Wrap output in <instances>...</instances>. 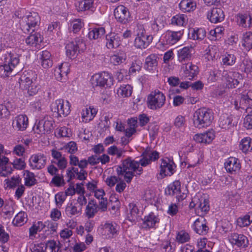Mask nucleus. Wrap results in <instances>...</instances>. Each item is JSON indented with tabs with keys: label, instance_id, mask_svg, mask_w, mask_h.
<instances>
[{
	"label": "nucleus",
	"instance_id": "c756f323",
	"mask_svg": "<svg viewBox=\"0 0 252 252\" xmlns=\"http://www.w3.org/2000/svg\"><path fill=\"white\" fill-rule=\"evenodd\" d=\"M68 72V69L67 64L62 63L55 69L54 75L58 81L63 82L66 79Z\"/></svg>",
	"mask_w": 252,
	"mask_h": 252
},
{
	"label": "nucleus",
	"instance_id": "9d476101",
	"mask_svg": "<svg viewBox=\"0 0 252 252\" xmlns=\"http://www.w3.org/2000/svg\"><path fill=\"white\" fill-rule=\"evenodd\" d=\"M85 46L82 39L76 38L74 41L70 42L66 45V55L70 59L75 58L77 52L84 50Z\"/></svg>",
	"mask_w": 252,
	"mask_h": 252
},
{
	"label": "nucleus",
	"instance_id": "37998d69",
	"mask_svg": "<svg viewBox=\"0 0 252 252\" xmlns=\"http://www.w3.org/2000/svg\"><path fill=\"white\" fill-rule=\"evenodd\" d=\"M93 2V0H79L75 3V7L78 11H84L89 9Z\"/></svg>",
	"mask_w": 252,
	"mask_h": 252
},
{
	"label": "nucleus",
	"instance_id": "052dcab7",
	"mask_svg": "<svg viewBox=\"0 0 252 252\" xmlns=\"http://www.w3.org/2000/svg\"><path fill=\"white\" fill-rule=\"evenodd\" d=\"M125 151L122 149L118 148L116 146L110 147L107 149V153L112 156H116L117 158H120L124 153Z\"/></svg>",
	"mask_w": 252,
	"mask_h": 252
},
{
	"label": "nucleus",
	"instance_id": "72a5a7b5",
	"mask_svg": "<svg viewBox=\"0 0 252 252\" xmlns=\"http://www.w3.org/2000/svg\"><path fill=\"white\" fill-rule=\"evenodd\" d=\"M193 51L191 46L184 47L178 51V58L180 62L190 60Z\"/></svg>",
	"mask_w": 252,
	"mask_h": 252
},
{
	"label": "nucleus",
	"instance_id": "13d9d810",
	"mask_svg": "<svg viewBox=\"0 0 252 252\" xmlns=\"http://www.w3.org/2000/svg\"><path fill=\"white\" fill-rule=\"evenodd\" d=\"M189 239V234L184 230L178 232L176 237L177 242L181 244L188 242Z\"/></svg>",
	"mask_w": 252,
	"mask_h": 252
},
{
	"label": "nucleus",
	"instance_id": "4be33fe9",
	"mask_svg": "<svg viewBox=\"0 0 252 252\" xmlns=\"http://www.w3.org/2000/svg\"><path fill=\"white\" fill-rule=\"evenodd\" d=\"M229 241L232 244L241 248H246L249 245L248 239L243 234H232L229 238Z\"/></svg>",
	"mask_w": 252,
	"mask_h": 252
},
{
	"label": "nucleus",
	"instance_id": "f3484780",
	"mask_svg": "<svg viewBox=\"0 0 252 252\" xmlns=\"http://www.w3.org/2000/svg\"><path fill=\"white\" fill-rule=\"evenodd\" d=\"M215 137V132L213 129H209L205 132L195 134L193 139L197 143L209 144Z\"/></svg>",
	"mask_w": 252,
	"mask_h": 252
},
{
	"label": "nucleus",
	"instance_id": "a19ab883",
	"mask_svg": "<svg viewBox=\"0 0 252 252\" xmlns=\"http://www.w3.org/2000/svg\"><path fill=\"white\" fill-rule=\"evenodd\" d=\"M98 211L99 210L97 204L94 200H91L88 202L86 207L85 214L89 219L93 218Z\"/></svg>",
	"mask_w": 252,
	"mask_h": 252
},
{
	"label": "nucleus",
	"instance_id": "423d86ee",
	"mask_svg": "<svg viewBox=\"0 0 252 252\" xmlns=\"http://www.w3.org/2000/svg\"><path fill=\"white\" fill-rule=\"evenodd\" d=\"M98 230L105 238L112 239L118 235L120 226L114 221H106L101 223Z\"/></svg>",
	"mask_w": 252,
	"mask_h": 252
},
{
	"label": "nucleus",
	"instance_id": "9b49d317",
	"mask_svg": "<svg viewBox=\"0 0 252 252\" xmlns=\"http://www.w3.org/2000/svg\"><path fill=\"white\" fill-rule=\"evenodd\" d=\"M235 108L236 109H242L243 110H247L252 109V91L243 92L241 94L239 102L237 100L234 101Z\"/></svg>",
	"mask_w": 252,
	"mask_h": 252
},
{
	"label": "nucleus",
	"instance_id": "680f3d73",
	"mask_svg": "<svg viewBox=\"0 0 252 252\" xmlns=\"http://www.w3.org/2000/svg\"><path fill=\"white\" fill-rule=\"evenodd\" d=\"M236 57L233 54H226L222 59L223 65H232L236 62Z\"/></svg>",
	"mask_w": 252,
	"mask_h": 252
},
{
	"label": "nucleus",
	"instance_id": "5701e85b",
	"mask_svg": "<svg viewBox=\"0 0 252 252\" xmlns=\"http://www.w3.org/2000/svg\"><path fill=\"white\" fill-rule=\"evenodd\" d=\"M162 17L158 16L151 24V33L153 37H158L162 33V30L164 26V22L161 20Z\"/></svg>",
	"mask_w": 252,
	"mask_h": 252
},
{
	"label": "nucleus",
	"instance_id": "864d4df0",
	"mask_svg": "<svg viewBox=\"0 0 252 252\" xmlns=\"http://www.w3.org/2000/svg\"><path fill=\"white\" fill-rule=\"evenodd\" d=\"M190 39L193 40L202 39L206 35V32L203 29H199L196 30H192L189 34Z\"/></svg>",
	"mask_w": 252,
	"mask_h": 252
},
{
	"label": "nucleus",
	"instance_id": "338daca9",
	"mask_svg": "<svg viewBox=\"0 0 252 252\" xmlns=\"http://www.w3.org/2000/svg\"><path fill=\"white\" fill-rule=\"evenodd\" d=\"M126 60L124 54H115L111 57L110 60L112 63L115 65H119Z\"/></svg>",
	"mask_w": 252,
	"mask_h": 252
},
{
	"label": "nucleus",
	"instance_id": "7ed1b4c3",
	"mask_svg": "<svg viewBox=\"0 0 252 252\" xmlns=\"http://www.w3.org/2000/svg\"><path fill=\"white\" fill-rule=\"evenodd\" d=\"M40 17L35 12H29L24 16L21 20L20 25L24 33L34 32L38 26Z\"/></svg>",
	"mask_w": 252,
	"mask_h": 252
},
{
	"label": "nucleus",
	"instance_id": "7c9ffc66",
	"mask_svg": "<svg viewBox=\"0 0 252 252\" xmlns=\"http://www.w3.org/2000/svg\"><path fill=\"white\" fill-rule=\"evenodd\" d=\"M29 124L28 118L25 115H19L16 117L13 125L18 130H25Z\"/></svg>",
	"mask_w": 252,
	"mask_h": 252
},
{
	"label": "nucleus",
	"instance_id": "f704fd0d",
	"mask_svg": "<svg viewBox=\"0 0 252 252\" xmlns=\"http://www.w3.org/2000/svg\"><path fill=\"white\" fill-rule=\"evenodd\" d=\"M71 105L67 100L62 99H57L51 106L52 110H69Z\"/></svg>",
	"mask_w": 252,
	"mask_h": 252
},
{
	"label": "nucleus",
	"instance_id": "dca6fc26",
	"mask_svg": "<svg viewBox=\"0 0 252 252\" xmlns=\"http://www.w3.org/2000/svg\"><path fill=\"white\" fill-rule=\"evenodd\" d=\"M114 13L116 20L121 23L126 24L130 20L129 12L124 5L118 6L115 9Z\"/></svg>",
	"mask_w": 252,
	"mask_h": 252
},
{
	"label": "nucleus",
	"instance_id": "69168bd1",
	"mask_svg": "<svg viewBox=\"0 0 252 252\" xmlns=\"http://www.w3.org/2000/svg\"><path fill=\"white\" fill-rule=\"evenodd\" d=\"M46 250L49 249L50 252H60V247L58 243H57L54 240L48 241L46 244H45Z\"/></svg>",
	"mask_w": 252,
	"mask_h": 252
},
{
	"label": "nucleus",
	"instance_id": "5fc2aeb1",
	"mask_svg": "<svg viewBox=\"0 0 252 252\" xmlns=\"http://www.w3.org/2000/svg\"><path fill=\"white\" fill-rule=\"evenodd\" d=\"M251 18L247 14H238L237 15V22L240 25L243 27L250 26L251 24Z\"/></svg>",
	"mask_w": 252,
	"mask_h": 252
},
{
	"label": "nucleus",
	"instance_id": "aec40b11",
	"mask_svg": "<svg viewBox=\"0 0 252 252\" xmlns=\"http://www.w3.org/2000/svg\"><path fill=\"white\" fill-rule=\"evenodd\" d=\"M51 155L54 159L52 162L57 165L59 169L64 170L66 168L67 164V159L60 152L52 149Z\"/></svg>",
	"mask_w": 252,
	"mask_h": 252
},
{
	"label": "nucleus",
	"instance_id": "58836bf2",
	"mask_svg": "<svg viewBox=\"0 0 252 252\" xmlns=\"http://www.w3.org/2000/svg\"><path fill=\"white\" fill-rule=\"evenodd\" d=\"M82 209L76 203L72 202L67 204L65 208V213L69 217L78 216L81 214Z\"/></svg>",
	"mask_w": 252,
	"mask_h": 252
},
{
	"label": "nucleus",
	"instance_id": "c9c22d12",
	"mask_svg": "<svg viewBox=\"0 0 252 252\" xmlns=\"http://www.w3.org/2000/svg\"><path fill=\"white\" fill-rule=\"evenodd\" d=\"M42 37L39 33L35 32L31 34L26 38V43L29 47H34L39 45L42 41Z\"/></svg>",
	"mask_w": 252,
	"mask_h": 252
},
{
	"label": "nucleus",
	"instance_id": "a18cd8bd",
	"mask_svg": "<svg viewBox=\"0 0 252 252\" xmlns=\"http://www.w3.org/2000/svg\"><path fill=\"white\" fill-rule=\"evenodd\" d=\"M132 87L131 85L126 84L121 85L117 90L118 95L122 97H127L131 95Z\"/></svg>",
	"mask_w": 252,
	"mask_h": 252
},
{
	"label": "nucleus",
	"instance_id": "09e8293b",
	"mask_svg": "<svg viewBox=\"0 0 252 252\" xmlns=\"http://www.w3.org/2000/svg\"><path fill=\"white\" fill-rule=\"evenodd\" d=\"M45 227V225L40 221L34 223L29 229V236L31 239L35 237L38 231H41Z\"/></svg>",
	"mask_w": 252,
	"mask_h": 252
},
{
	"label": "nucleus",
	"instance_id": "412c9836",
	"mask_svg": "<svg viewBox=\"0 0 252 252\" xmlns=\"http://www.w3.org/2000/svg\"><path fill=\"white\" fill-rule=\"evenodd\" d=\"M224 167L227 172L231 174H236L241 169V164L238 158L230 157L226 160Z\"/></svg>",
	"mask_w": 252,
	"mask_h": 252
},
{
	"label": "nucleus",
	"instance_id": "0e129e2a",
	"mask_svg": "<svg viewBox=\"0 0 252 252\" xmlns=\"http://www.w3.org/2000/svg\"><path fill=\"white\" fill-rule=\"evenodd\" d=\"M66 197L63 192H59L55 195V201L57 208H61Z\"/></svg>",
	"mask_w": 252,
	"mask_h": 252
},
{
	"label": "nucleus",
	"instance_id": "4468645a",
	"mask_svg": "<svg viewBox=\"0 0 252 252\" xmlns=\"http://www.w3.org/2000/svg\"><path fill=\"white\" fill-rule=\"evenodd\" d=\"M52 128V121L43 119L40 120L37 123H35L33 130L35 133L41 135L49 133Z\"/></svg>",
	"mask_w": 252,
	"mask_h": 252
},
{
	"label": "nucleus",
	"instance_id": "a878e982",
	"mask_svg": "<svg viewBox=\"0 0 252 252\" xmlns=\"http://www.w3.org/2000/svg\"><path fill=\"white\" fill-rule=\"evenodd\" d=\"M186 77L191 79L198 73V67L191 63L183 64L182 67Z\"/></svg>",
	"mask_w": 252,
	"mask_h": 252
},
{
	"label": "nucleus",
	"instance_id": "3c124183",
	"mask_svg": "<svg viewBox=\"0 0 252 252\" xmlns=\"http://www.w3.org/2000/svg\"><path fill=\"white\" fill-rule=\"evenodd\" d=\"M252 222V213H249L242 217L239 218L237 220V224L241 227H243L249 225Z\"/></svg>",
	"mask_w": 252,
	"mask_h": 252
},
{
	"label": "nucleus",
	"instance_id": "473e14b6",
	"mask_svg": "<svg viewBox=\"0 0 252 252\" xmlns=\"http://www.w3.org/2000/svg\"><path fill=\"white\" fill-rule=\"evenodd\" d=\"M159 158L158 153L156 152L145 151L143 154V158L140 160L142 166L148 165L152 160H155Z\"/></svg>",
	"mask_w": 252,
	"mask_h": 252
},
{
	"label": "nucleus",
	"instance_id": "49530a36",
	"mask_svg": "<svg viewBox=\"0 0 252 252\" xmlns=\"http://www.w3.org/2000/svg\"><path fill=\"white\" fill-rule=\"evenodd\" d=\"M4 182L6 188L13 189L21 183V179L19 176H13L6 179Z\"/></svg>",
	"mask_w": 252,
	"mask_h": 252
},
{
	"label": "nucleus",
	"instance_id": "c85d7f7f",
	"mask_svg": "<svg viewBox=\"0 0 252 252\" xmlns=\"http://www.w3.org/2000/svg\"><path fill=\"white\" fill-rule=\"evenodd\" d=\"M227 82V86L228 88H235L239 83V80L242 79L241 75L237 72H229L226 73L225 76Z\"/></svg>",
	"mask_w": 252,
	"mask_h": 252
},
{
	"label": "nucleus",
	"instance_id": "1a4fd4ad",
	"mask_svg": "<svg viewBox=\"0 0 252 252\" xmlns=\"http://www.w3.org/2000/svg\"><path fill=\"white\" fill-rule=\"evenodd\" d=\"M139 32L137 33V37L134 41V46L137 48L145 49L147 48L151 42L153 37L152 35H146L144 33V29L142 25L137 26Z\"/></svg>",
	"mask_w": 252,
	"mask_h": 252
},
{
	"label": "nucleus",
	"instance_id": "6e6552de",
	"mask_svg": "<svg viewBox=\"0 0 252 252\" xmlns=\"http://www.w3.org/2000/svg\"><path fill=\"white\" fill-rule=\"evenodd\" d=\"M93 87H110L113 84V78L107 72H104L94 75L91 79Z\"/></svg>",
	"mask_w": 252,
	"mask_h": 252
},
{
	"label": "nucleus",
	"instance_id": "ddd939ff",
	"mask_svg": "<svg viewBox=\"0 0 252 252\" xmlns=\"http://www.w3.org/2000/svg\"><path fill=\"white\" fill-rule=\"evenodd\" d=\"M36 78V74L32 70L25 71L19 79L20 88L24 90L32 85Z\"/></svg>",
	"mask_w": 252,
	"mask_h": 252
},
{
	"label": "nucleus",
	"instance_id": "20e7f679",
	"mask_svg": "<svg viewBox=\"0 0 252 252\" xmlns=\"http://www.w3.org/2000/svg\"><path fill=\"white\" fill-rule=\"evenodd\" d=\"M213 119L212 111H194L192 122L195 127L202 128L210 126Z\"/></svg>",
	"mask_w": 252,
	"mask_h": 252
},
{
	"label": "nucleus",
	"instance_id": "39448f33",
	"mask_svg": "<svg viewBox=\"0 0 252 252\" xmlns=\"http://www.w3.org/2000/svg\"><path fill=\"white\" fill-rule=\"evenodd\" d=\"M190 208H195L196 213L200 216L206 214L209 210V201L205 195L197 194L189 204Z\"/></svg>",
	"mask_w": 252,
	"mask_h": 252
},
{
	"label": "nucleus",
	"instance_id": "79ce46f5",
	"mask_svg": "<svg viewBox=\"0 0 252 252\" xmlns=\"http://www.w3.org/2000/svg\"><path fill=\"white\" fill-rule=\"evenodd\" d=\"M179 7L183 12H190L195 9L196 3L192 0H182L179 3Z\"/></svg>",
	"mask_w": 252,
	"mask_h": 252
},
{
	"label": "nucleus",
	"instance_id": "bb28decb",
	"mask_svg": "<svg viewBox=\"0 0 252 252\" xmlns=\"http://www.w3.org/2000/svg\"><path fill=\"white\" fill-rule=\"evenodd\" d=\"M183 34L182 31L177 32L167 31L165 33L164 38L167 44L173 45L180 40Z\"/></svg>",
	"mask_w": 252,
	"mask_h": 252
},
{
	"label": "nucleus",
	"instance_id": "c03bdc74",
	"mask_svg": "<svg viewBox=\"0 0 252 252\" xmlns=\"http://www.w3.org/2000/svg\"><path fill=\"white\" fill-rule=\"evenodd\" d=\"M27 215L26 213L23 211L19 212L14 217L12 223L16 226L23 225L27 221Z\"/></svg>",
	"mask_w": 252,
	"mask_h": 252
},
{
	"label": "nucleus",
	"instance_id": "8fccbe9b",
	"mask_svg": "<svg viewBox=\"0 0 252 252\" xmlns=\"http://www.w3.org/2000/svg\"><path fill=\"white\" fill-rule=\"evenodd\" d=\"M24 175L25 185L26 186L32 187L36 184V180L33 173L28 170H25Z\"/></svg>",
	"mask_w": 252,
	"mask_h": 252
},
{
	"label": "nucleus",
	"instance_id": "6ab92c4d",
	"mask_svg": "<svg viewBox=\"0 0 252 252\" xmlns=\"http://www.w3.org/2000/svg\"><path fill=\"white\" fill-rule=\"evenodd\" d=\"M175 164L173 161L168 158L161 160L159 174L162 177L171 176L173 174Z\"/></svg>",
	"mask_w": 252,
	"mask_h": 252
},
{
	"label": "nucleus",
	"instance_id": "e2e57ef3",
	"mask_svg": "<svg viewBox=\"0 0 252 252\" xmlns=\"http://www.w3.org/2000/svg\"><path fill=\"white\" fill-rule=\"evenodd\" d=\"M70 248L73 252H83L87 249V247L84 242L75 241Z\"/></svg>",
	"mask_w": 252,
	"mask_h": 252
},
{
	"label": "nucleus",
	"instance_id": "0eeeda50",
	"mask_svg": "<svg viewBox=\"0 0 252 252\" xmlns=\"http://www.w3.org/2000/svg\"><path fill=\"white\" fill-rule=\"evenodd\" d=\"M165 96L158 90L153 91L148 96L147 103L151 109H160L165 103Z\"/></svg>",
	"mask_w": 252,
	"mask_h": 252
},
{
	"label": "nucleus",
	"instance_id": "2eb2a0df",
	"mask_svg": "<svg viewBox=\"0 0 252 252\" xmlns=\"http://www.w3.org/2000/svg\"><path fill=\"white\" fill-rule=\"evenodd\" d=\"M159 221L158 216L151 212L144 217L141 226L143 229L149 230L156 227V224L158 223Z\"/></svg>",
	"mask_w": 252,
	"mask_h": 252
},
{
	"label": "nucleus",
	"instance_id": "f257e3e1",
	"mask_svg": "<svg viewBox=\"0 0 252 252\" xmlns=\"http://www.w3.org/2000/svg\"><path fill=\"white\" fill-rule=\"evenodd\" d=\"M140 165V161L138 162L128 158L123 160L121 165L117 166V174L119 176L123 177L127 183H129L134 176L140 175L142 173L143 168Z\"/></svg>",
	"mask_w": 252,
	"mask_h": 252
},
{
	"label": "nucleus",
	"instance_id": "a211bd4d",
	"mask_svg": "<svg viewBox=\"0 0 252 252\" xmlns=\"http://www.w3.org/2000/svg\"><path fill=\"white\" fill-rule=\"evenodd\" d=\"M167 194L171 195H176L179 200H183L186 197L185 193H181V184L179 181H175L170 184L165 190Z\"/></svg>",
	"mask_w": 252,
	"mask_h": 252
},
{
	"label": "nucleus",
	"instance_id": "f8f14e48",
	"mask_svg": "<svg viewBox=\"0 0 252 252\" xmlns=\"http://www.w3.org/2000/svg\"><path fill=\"white\" fill-rule=\"evenodd\" d=\"M46 156L41 153L32 155L29 158V164L32 169L39 170L44 167L46 163Z\"/></svg>",
	"mask_w": 252,
	"mask_h": 252
},
{
	"label": "nucleus",
	"instance_id": "393cba45",
	"mask_svg": "<svg viewBox=\"0 0 252 252\" xmlns=\"http://www.w3.org/2000/svg\"><path fill=\"white\" fill-rule=\"evenodd\" d=\"M193 228L196 233L202 235H205L208 230V227L206 225V220L201 216L195 220Z\"/></svg>",
	"mask_w": 252,
	"mask_h": 252
},
{
	"label": "nucleus",
	"instance_id": "2f4dec72",
	"mask_svg": "<svg viewBox=\"0 0 252 252\" xmlns=\"http://www.w3.org/2000/svg\"><path fill=\"white\" fill-rule=\"evenodd\" d=\"M106 46L108 49L115 48L120 44V38L119 35L114 33L111 32L106 35Z\"/></svg>",
	"mask_w": 252,
	"mask_h": 252
},
{
	"label": "nucleus",
	"instance_id": "f03ea898",
	"mask_svg": "<svg viewBox=\"0 0 252 252\" xmlns=\"http://www.w3.org/2000/svg\"><path fill=\"white\" fill-rule=\"evenodd\" d=\"M19 63V56L15 49L7 51L4 56L3 64H0V75L8 77L15 74L19 70L17 68Z\"/></svg>",
	"mask_w": 252,
	"mask_h": 252
},
{
	"label": "nucleus",
	"instance_id": "ea45409f",
	"mask_svg": "<svg viewBox=\"0 0 252 252\" xmlns=\"http://www.w3.org/2000/svg\"><path fill=\"white\" fill-rule=\"evenodd\" d=\"M128 206L129 212L127 214V218L131 222H135L139 217V209L134 203H130Z\"/></svg>",
	"mask_w": 252,
	"mask_h": 252
},
{
	"label": "nucleus",
	"instance_id": "774afa93",
	"mask_svg": "<svg viewBox=\"0 0 252 252\" xmlns=\"http://www.w3.org/2000/svg\"><path fill=\"white\" fill-rule=\"evenodd\" d=\"M51 183L56 187H61L64 184L63 176L61 174L55 175L51 180Z\"/></svg>",
	"mask_w": 252,
	"mask_h": 252
},
{
	"label": "nucleus",
	"instance_id": "4c0bfd02",
	"mask_svg": "<svg viewBox=\"0 0 252 252\" xmlns=\"http://www.w3.org/2000/svg\"><path fill=\"white\" fill-rule=\"evenodd\" d=\"M232 117L226 113H222L220 117L219 125L221 128L227 129L232 126Z\"/></svg>",
	"mask_w": 252,
	"mask_h": 252
},
{
	"label": "nucleus",
	"instance_id": "e433bc0d",
	"mask_svg": "<svg viewBox=\"0 0 252 252\" xmlns=\"http://www.w3.org/2000/svg\"><path fill=\"white\" fill-rule=\"evenodd\" d=\"M14 204L11 201L5 202L4 206L1 208V214L5 219H10L14 213Z\"/></svg>",
	"mask_w": 252,
	"mask_h": 252
},
{
	"label": "nucleus",
	"instance_id": "bf43d9fd",
	"mask_svg": "<svg viewBox=\"0 0 252 252\" xmlns=\"http://www.w3.org/2000/svg\"><path fill=\"white\" fill-rule=\"evenodd\" d=\"M251 146V139L247 137L243 138L240 143V149L244 153L247 152Z\"/></svg>",
	"mask_w": 252,
	"mask_h": 252
},
{
	"label": "nucleus",
	"instance_id": "6e6d98bb",
	"mask_svg": "<svg viewBox=\"0 0 252 252\" xmlns=\"http://www.w3.org/2000/svg\"><path fill=\"white\" fill-rule=\"evenodd\" d=\"M55 135L57 138L69 137L71 135L70 130L65 126L59 127L55 130Z\"/></svg>",
	"mask_w": 252,
	"mask_h": 252
},
{
	"label": "nucleus",
	"instance_id": "4d7b16f0",
	"mask_svg": "<svg viewBox=\"0 0 252 252\" xmlns=\"http://www.w3.org/2000/svg\"><path fill=\"white\" fill-rule=\"evenodd\" d=\"M243 45L247 50L252 48V32H247L243 36Z\"/></svg>",
	"mask_w": 252,
	"mask_h": 252
},
{
	"label": "nucleus",
	"instance_id": "603ef678",
	"mask_svg": "<svg viewBox=\"0 0 252 252\" xmlns=\"http://www.w3.org/2000/svg\"><path fill=\"white\" fill-rule=\"evenodd\" d=\"M187 17L184 14H178L173 16L171 19V24L179 26H184L187 22Z\"/></svg>",
	"mask_w": 252,
	"mask_h": 252
},
{
	"label": "nucleus",
	"instance_id": "b1692460",
	"mask_svg": "<svg viewBox=\"0 0 252 252\" xmlns=\"http://www.w3.org/2000/svg\"><path fill=\"white\" fill-rule=\"evenodd\" d=\"M207 18L213 23L221 22L224 18L223 11L220 8H214L208 12Z\"/></svg>",
	"mask_w": 252,
	"mask_h": 252
},
{
	"label": "nucleus",
	"instance_id": "cd10ccee",
	"mask_svg": "<svg viewBox=\"0 0 252 252\" xmlns=\"http://www.w3.org/2000/svg\"><path fill=\"white\" fill-rule=\"evenodd\" d=\"M158 66V57L155 54H151L145 59V69L150 72L156 70Z\"/></svg>",
	"mask_w": 252,
	"mask_h": 252
},
{
	"label": "nucleus",
	"instance_id": "de8ad7c7",
	"mask_svg": "<svg viewBox=\"0 0 252 252\" xmlns=\"http://www.w3.org/2000/svg\"><path fill=\"white\" fill-rule=\"evenodd\" d=\"M105 33V30L103 27L94 28L89 32L88 37L90 39H96L103 36Z\"/></svg>",
	"mask_w": 252,
	"mask_h": 252
}]
</instances>
